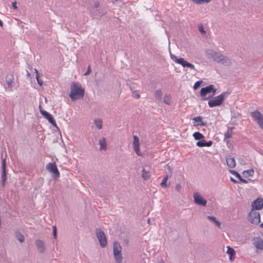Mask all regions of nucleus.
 I'll return each mask as SVG.
<instances>
[{"mask_svg":"<svg viewBox=\"0 0 263 263\" xmlns=\"http://www.w3.org/2000/svg\"><path fill=\"white\" fill-rule=\"evenodd\" d=\"M57 231H53V236L54 239H57Z\"/></svg>","mask_w":263,"mask_h":263,"instance_id":"79ce46f5","label":"nucleus"},{"mask_svg":"<svg viewBox=\"0 0 263 263\" xmlns=\"http://www.w3.org/2000/svg\"><path fill=\"white\" fill-rule=\"evenodd\" d=\"M16 2H13V3H12L13 7L14 9H16Z\"/></svg>","mask_w":263,"mask_h":263,"instance_id":"a18cd8bd","label":"nucleus"},{"mask_svg":"<svg viewBox=\"0 0 263 263\" xmlns=\"http://www.w3.org/2000/svg\"><path fill=\"white\" fill-rule=\"evenodd\" d=\"M254 172L253 170H252V169L245 171L243 172L244 175H246V176H250V177L253 176L254 175Z\"/></svg>","mask_w":263,"mask_h":263,"instance_id":"cd10ccee","label":"nucleus"},{"mask_svg":"<svg viewBox=\"0 0 263 263\" xmlns=\"http://www.w3.org/2000/svg\"><path fill=\"white\" fill-rule=\"evenodd\" d=\"M225 96V93H222L220 95L216 97L214 99L210 100L208 104L210 107H213L219 106L223 102Z\"/></svg>","mask_w":263,"mask_h":263,"instance_id":"423d86ee","label":"nucleus"},{"mask_svg":"<svg viewBox=\"0 0 263 263\" xmlns=\"http://www.w3.org/2000/svg\"><path fill=\"white\" fill-rule=\"evenodd\" d=\"M212 143H213V142H212V141H209L208 142H206L205 141L204 146L210 147V146H211L212 145Z\"/></svg>","mask_w":263,"mask_h":263,"instance_id":"e433bc0d","label":"nucleus"},{"mask_svg":"<svg viewBox=\"0 0 263 263\" xmlns=\"http://www.w3.org/2000/svg\"><path fill=\"white\" fill-rule=\"evenodd\" d=\"M97 237L101 247L104 248L107 245V241L103 231H98L97 233Z\"/></svg>","mask_w":263,"mask_h":263,"instance_id":"f8f14e48","label":"nucleus"},{"mask_svg":"<svg viewBox=\"0 0 263 263\" xmlns=\"http://www.w3.org/2000/svg\"><path fill=\"white\" fill-rule=\"evenodd\" d=\"M208 218L210 220H211L212 221H213L215 224L219 228H220V223L217 221L216 218L214 217H213V216H208Z\"/></svg>","mask_w":263,"mask_h":263,"instance_id":"c85d7f7f","label":"nucleus"},{"mask_svg":"<svg viewBox=\"0 0 263 263\" xmlns=\"http://www.w3.org/2000/svg\"><path fill=\"white\" fill-rule=\"evenodd\" d=\"M35 245L38 253L41 254L45 253L46 251V245L43 240L40 239L35 240Z\"/></svg>","mask_w":263,"mask_h":263,"instance_id":"9b49d317","label":"nucleus"},{"mask_svg":"<svg viewBox=\"0 0 263 263\" xmlns=\"http://www.w3.org/2000/svg\"><path fill=\"white\" fill-rule=\"evenodd\" d=\"M205 144V140H202L201 141H198L196 143V145L198 147H204Z\"/></svg>","mask_w":263,"mask_h":263,"instance_id":"473e14b6","label":"nucleus"},{"mask_svg":"<svg viewBox=\"0 0 263 263\" xmlns=\"http://www.w3.org/2000/svg\"><path fill=\"white\" fill-rule=\"evenodd\" d=\"M214 60L219 63H221L226 65H229L231 64V61L227 58L224 57L223 55L220 53L212 51L211 53H209Z\"/></svg>","mask_w":263,"mask_h":263,"instance_id":"f03ea898","label":"nucleus"},{"mask_svg":"<svg viewBox=\"0 0 263 263\" xmlns=\"http://www.w3.org/2000/svg\"><path fill=\"white\" fill-rule=\"evenodd\" d=\"M231 180L234 182H236V181L235 180H234L232 178H231Z\"/></svg>","mask_w":263,"mask_h":263,"instance_id":"3c124183","label":"nucleus"},{"mask_svg":"<svg viewBox=\"0 0 263 263\" xmlns=\"http://www.w3.org/2000/svg\"><path fill=\"white\" fill-rule=\"evenodd\" d=\"M3 22L0 20V26L3 27Z\"/></svg>","mask_w":263,"mask_h":263,"instance_id":"49530a36","label":"nucleus"},{"mask_svg":"<svg viewBox=\"0 0 263 263\" xmlns=\"http://www.w3.org/2000/svg\"><path fill=\"white\" fill-rule=\"evenodd\" d=\"M193 125L196 126H205L206 123L202 121V118L200 116L195 117L193 118Z\"/></svg>","mask_w":263,"mask_h":263,"instance_id":"f3484780","label":"nucleus"},{"mask_svg":"<svg viewBox=\"0 0 263 263\" xmlns=\"http://www.w3.org/2000/svg\"><path fill=\"white\" fill-rule=\"evenodd\" d=\"M52 230H57V228L55 226L52 227Z\"/></svg>","mask_w":263,"mask_h":263,"instance_id":"de8ad7c7","label":"nucleus"},{"mask_svg":"<svg viewBox=\"0 0 263 263\" xmlns=\"http://www.w3.org/2000/svg\"><path fill=\"white\" fill-rule=\"evenodd\" d=\"M95 124L99 129H101L102 125V120L100 119L96 120L95 121Z\"/></svg>","mask_w":263,"mask_h":263,"instance_id":"7c9ffc66","label":"nucleus"},{"mask_svg":"<svg viewBox=\"0 0 263 263\" xmlns=\"http://www.w3.org/2000/svg\"><path fill=\"white\" fill-rule=\"evenodd\" d=\"M171 58L175 62L180 64L183 67H189L191 69H195L194 65L186 61L183 58H178L176 55L172 54H171Z\"/></svg>","mask_w":263,"mask_h":263,"instance_id":"39448f33","label":"nucleus"},{"mask_svg":"<svg viewBox=\"0 0 263 263\" xmlns=\"http://www.w3.org/2000/svg\"><path fill=\"white\" fill-rule=\"evenodd\" d=\"M90 73V66H88V69L86 73L84 74L85 76H87Z\"/></svg>","mask_w":263,"mask_h":263,"instance_id":"a19ab883","label":"nucleus"},{"mask_svg":"<svg viewBox=\"0 0 263 263\" xmlns=\"http://www.w3.org/2000/svg\"><path fill=\"white\" fill-rule=\"evenodd\" d=\"M121 251L122 248L120 245L117 242H115L114 243V256L116 261L118 263H121L122 261Z\"/></svg>","mask_w":263,"mask_h":263,"instance_id":"7ed1b4c3","label":"nucleus"},{"mask_svg":"<svg viewBox=\"0 0 263 263\" xmlns=\"http://www.w3.org/2000/svg\"><path fill=\"white\" fill-rule=\"evenodd\" d=\"M232 129H229L225 133H224V139H229L232 137Z\"/></svg>","mask_w":263,"mask_h":263,"instance_id":"a878e982","label":"nucleus"},{"mask_svg":"<svg viewBox=\"0 0 263 263\" xmlns=\"http://www.w3.org/2000/svg\"><path fill=\"white\" fill-rule=\"evenodd\" d=\"M169 178V176L168 175H167L166 176H165L162 181L161 182V185L163 187H167L168 186L167 185V180Z\"/></svg>","mask_w":263,"mask_h":263,"instance_id":"393cba45","label":"nucleus"},{"mask_svg":"<svg viewBox=\"0 0 263 263\" xmlns=\"http://www.w3.org/2000/svg\"><path fill=\"white\" fill-rule=\"evenodd\" d=\"M35 78L36 79V81H37V83L39 84V85L40 86H42L43 83V82L42 80H40L39 76V77L38 76L37 77H35Z\"/></svg>","mask_w":263,"mask_h":263,"instance_id":"c9c22d12","label":"nucleus"},{"mask_svg":"<svg viewBox=\"0 0 263 263\" xmlns=\"http://www.w3.org/2000/svg\"><path fill=\"white\" fill-rule=\"evenodd\" d=\"M134 97L136 99H139L140 98V95L136 93L133 95Z\"/></svg>","mask_w":263,"mask_h":263,"instance_id":"37998d69","label":"nucleus"},{"mask_svg":"<svg viewBox=\"0 0 263 263\" xmlns=\"http://www.w3.org/2000/svg\"><path fill=\"white\" fill-rule=\"evenodd\" d=\"M260 227L262 229H263V223H261L260 225Z\"/></svg>","mask_w":263,"mask_h":263,"instance_id":"09e8293b","label":"nucleus"},{"mask_svg":"<svg viewBox=\"0 0 263 263\" xmlns=\"http://www.w3.org/2000/svg\"><path fill=\"white\" fill-rule=\"evenodd\" d=\"M142 177L144 180H148L150 178V174L149 172L146 171L144 169L142 170Z\"/></svg>","mask_w":263,"mask_h":263,"instance_id":"b1692460","label":"nucleus"},{"mask_svg":"<svg viewBox=\"0 0 263 263\" xmlns=\"http://www.w3.org/2000/svg\"><path fill=\"white\" fill-rule=\"evenodd\" d=\"M253 120L256 122L259 127L263 130V115L257 110L251 112Z\"/></svg>","mask_w":263,"mask_h":263,"instance_id":"0eeeda50","label":"nucleus"},{"mask_svg":"<svg viewBox=\"0 0 263 263\" xmlns=\"http://www.w3.org/2000/svg\"><path fill=\"white\" fill-rule=\"evenodd\" d=\"M249 221L253 224H258L260 222V215L259 212L256 210L251 209L249 214Z\"/></svg>","mask_w":263,"mask_h":263,"instance_id":"20e7f679","label":"nucleus"},{"mask_svg":"<svg viewBox=\"0 0 263 263\" xmlns=\"http://www.w3.org/2000/svg\"><path fill=\"white\" fill-rule=\"evenodd\" d=\"M194 3L196 4H201L202 3H208L210 2V0H192Z\"/></svg>","mask_w":263,"mask_h":263,"instance_id":"f704fd0d","label":"nucleus"},{"mask_svg":"<svg viewBox=\"0 0 263 263\" xmlns=\"http://www.w3.org/2000/svg\"><path fill=\"white\" fill-rule=\"evenodd\" d=\"M2 170L3 173L2 175V181H3V186L5 185V182L6 180V160L5 159L3 160L2 163Z\"/></svg>","mask_w":263,"mask_h":263,"instance_id":"a211bd4d","label":"nucleus"},{"mask_svg":"<svg viewBox=\"0 0 263 263\" xmlns=\"http://www.w3.org/2000/svg\"><path fill=\"white\" fill-rule=\"evenodd\" d=\"M194 199L195 202L198 205L205 206L206 204V200L198 193L194 194Z\"/></svg>","mask_w":263,"mask_h":263,"instance_id":"ddd939ff","label":"nucleus"},{"mask_svg":"<svg viewBox=\"0 0 263 263\" xmlns=\"http://www.w3.org/2000/svg\"><path fill=\"white\" fill-rule=\"evenodd\" d=\"M46 169L49 172L52 173L54 178H58L60 177V173L55 162L48 163L46 166Z\"/></svg>","mask_w":263,"mask_h":263,"instance_id":"6e6552de","label":"nucleus"},{"mask_svg":"<svg viewBox=\"0 0 263 263\" xmlns=\"http://www.w3.org/2000/svg\"><path fill=\"white\" fill-rule=\"evenodd\" d=\"M226 161L228 166L230 168H233L236 165L235 160L233 157L229 156L226 158Z\"/></svg>","mask_w":263,"mask_h":263,"instance_id":"6ab92c4d","label":"nucleus"},{"mask_svg":"<svg viewBox=\"0 0 263 263\" xmlns=\"http://www.w3.org/2000/svg\"><path fill=\"white\" fill-rule=\"evenodd\" d=\"M162 93L161 90H157L155 92V97L157 99L160 100L161 98Z\"/></svg>","mask_w":263,"mask_h":263,"instance_id":"2f4dec72","label":"nucleus"},{"mask_svg":"<svg viewBox=\"0 0 263 263\" xmlns=\"http://www.w3.org/2000/svg\"><path fill=\"white\" fill-rule=\"evenodd\" d=\"M230 172L232 174L234 175L237 178L240 179L241 182H246V181L245 180L241 178L240 175L237 172L234 171H231Z\"/></svg>","mask_w":263,"mask_h":263,"instance_id":"c756f323","label":"nucleus"},{"mask_svg":"<svg viewBox=\"0 0 263 263\" xmlns=\"http://www.w3.org/2000/svg\"><path fill=\"white\" fill-rule=\"evenodd\" d=\"M84 95V89L81 85L76 83H73L70 86V92L69 97L72 101H75L79 99H82Z\"/></svg>","mask_w":263,"mask_h":263,"instance_id":"f257e3e1","label":"nucleus"},{"mask_svg":"<svg viewBox=\"0 0 263 263\" xmlns=\"http://www.w3.org/2000/svg\"><path fill=\"white\" fill-rule=\"evenodd\" d=\"M215 92L216 89L213 85H210L201 89L200 95L202 97H205L208 94L212 93V96H213Z\"/></svg>","mask_w":263,"mask_h":263,"instance_id":"1a4fd4ad","label":"nucleus"},{"mask_svg":"<svg viewBox=\"0 0 263 263\" xmlns=\"http://www.w3.org/2000/svg\"><path fill=\"white\" fill-rule=\"evenodd\" d=\"M159 263H165L164 261L162 260H161Z\"/></svg>","mask_w":263,"mask_h":263,"instance_id":"8fccbe9b","label":"nucleus"},{"mask_svg":"<svg viewBox=\"0 0 263 263\" xmlns=\"http://www.w3.org/2000/svg\"><path fill=\"white\" fill-rule=\"evenodd\" d=\"M41 113L50 123H51L54 127H57V123L51 115L45 110H41Z\"/></svg>","mask_w":263,"mask_h":263,"instance_id":"2eb2a0df","label":"nucleus"},{"mask_svg":"<svg viewBox=\"0 0 263 263\" xmlns=\"http://www.w3.org/2000/svg\"><path fill=\"white\" fill-rule=\"evenodd\" d=\"M227 253L229 255L230 260L232 261L234 260V256L235 255V251L230 246H228Z\"/></svg>","mask_w":263,"mask_h":263,"instance_id":"aec40b11","label":"nucleus"},{"mask_svg":"<svg viewBox=\"0 0 263 263\" xmlns=\"http://www.w3.org/2000/svg\"><path fill=\"white\" fill-rule=\"evenodd\" d=\"M34 72H35V73L36 74L35 77H37V76L39 77V73L38 71H37V70L36 69H34Z\"/></svg>","mask_w":263,"mask_h":263,"instance_id":"c03bdc74","label":"nucleus"},{"mask_svg":"<svg viewBox=\"0 0 263 263\" xmlns=\"http://www.w3.org/2000/svg\"><path fill=\"white\" fill-rule=\"evenodd\" d=\"M15 237L20 242L22 243L24 242V236L21 233H20L19 231L16 232Z\"/></svg>","mask_w":263,"mask_h":263,"instance_id":"5701e85b","label":"nucleus"},{"mask_svg":"<svg viewBox=\"0 0 263 263\" xmlns=\"http://www.w3.org/2000/svg\"><path fill=\"white\" fill-rule=\"evenodd\" d=\"M202 83V81H197L194 85V87H193L194 89H197L198 87H199V86L201 85Z\"/></svg>","mask_w":263,"mask_h":263,"instance_id":"72a5a7b5","label":"nucleus"},{"mask_svg":"<svg viewBox=\"0 0 263 263\" xmlns=\"http://www.w3.org/2000/svg\"><path fill=\"white\" fill-rule=\"evenodd\" d=\"M164 102L168 105L171 104V97L170 95H166L164 98Z\"/></svg>","mask_w":263,"mask_h":263,"instance_id":"bb28decb","label":"nucleus"},{"mask_svg":"<svg viewBox=\"0 0 263 263\" xmlns=\"http://www.w3.org/2000/svg\"><path fill=\"white\" fill-rule=\"evenodd\" d=\"M199 30L203 34H204L205 33V31L204 30L203 27L202 25L199 26L198 27Z\"/></svg>","mask_w":263,"mask_h":263,"instance_id":"4c0bfd02","label":"nucleus"},{"mask_svg":"<svg viewBox=\"0 0 263 263\" xmlns=\"http://www.w3.org/2000/svg\"><path fill=\"white\" fill-rule=\"evenodd\" d=\"M253 245L256 249L257 252L263 250V239L259 237H255L252 239Z\"/></svg>","mask_w":263,"mask_h":263,"instance_id":"9d476101","label":"nucleus"},{"mask_svg":"<svg viewBox=\"0 0 263 263\" xmlns=\"http://www.w3.org/2000/svg\"><path fill=\"white\" fill-rule=\"evenodd\" d=\"M252 209L256 210H260L263 208V199L261 198H257L252 202L251 204Z\"/></svg>","mask_w":263,"mask_h":263,"instance_id":"4468645a","label":"nucleus"},{"mask_svg":"<svg viewBox=\"0 0 263 263\" xmlns=\"http://www.w3.org/2000/svg\"><path fill=\"white\" fill-rule=\"evenodd\" d=\"M134 148L135 153L138 156H142V154L140 151V143L139 139L138 136H134Z\"/></svg>","mask_w":263,"mask_h":263,"instance_id":"dca6fc26","label":"nucleus"},{"mask_svg":"<svg viewBox=\"0 0 263 263\" xmlns=\"http://www.w3.org/2000/svg\"><path fill=\"white\" fill-rule=\"evenodd\" d=\"M181 188V186L180 184H177L176 186H175V189L176 190H177V191H179L180 190Z\"/></svg>","mask_w":263,"mask_h":263,"instance_id":"58836bf2","label":"nucleus"},{"mask_svg":"<svg viewBox=\"0 0 263 263\" xmlns=\"http://www.w3.org/2000/svg\"><path fill=\"white\" fill-rule=\"evenodd\" d=\"M193 136L196 140H199L204 138V136L199 132H195L193 134Z\"/></svg>","mask_w":263,"mask_h":263,"instance_id":"4be33fe9","label":"nucleus"},{"mask_svg":"<svg viewBox=\"0 0 263 263\" xmlns=\"http://www.w3.org/2000/svg\"><path fill=\"white\" fill-rule=\"evenodd\" d=\"M100 149V150H106V139L104 138H102L99 141Z\"/></svg>","mask_w":263,"mask_h":263,"instance_id":"412c9836","label":"nucleus"},{"mask_svg":"<svg viewBox=\"0 0 263 263\" xmlns=\"http://www.w3.org/2000/svg\"><path fill=\"white\" fill-rule=\"evenodd\" d=\"M7 83L9 87L11 88L12 87V82L11 80L7 81Z\"/></svg>","mask_w":263,"mask_h":263,"instance_id":"ea45409f","label":"nucleus"}]
</instances>
